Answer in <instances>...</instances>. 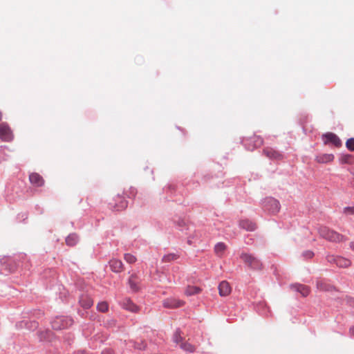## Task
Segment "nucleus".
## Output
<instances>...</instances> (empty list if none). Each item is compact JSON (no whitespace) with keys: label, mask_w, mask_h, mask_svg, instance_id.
I'll return each instance as SVG.
<instances>
[{"label":"nucleus","mask_w":354,"mask_h":354,"mask_svg":"<svg viewBox=\"0 0 354 354\" xmlns=\"http://www.w3.org/2000/svg\"><path fill=\"white\" fill-rule=\"evenodd\" d=\"M185 301L176 298H167L162 301V305L165 308H176L184 306Z\"/></svg>","instance_id":"obj_7"},{"label":"nucleus","mask_w":354,"mask_h":354,"mask_svg":"<svg viewBox=\"0 0 354 354\" xmlns=\"http://www.w3.org/2000/svg\"><path fill=\"white\" fill-rule=\"evenodd\" d=\"M339 161L342 164L353 165L354 156L351 154H344L341 156Z\"/></svg>","instance_id":"obj_21"},{"label":"nucleus","mask_w":354,"mask_h":354,"mask_svg":"<svg viewBox=\"0 0 354 354\" xmlns=\"http://www.w3.org/2000/svg\"><path fill=\"white\" fill-rule=\"evenodd\" d=\"M218 290L221 296H227L230 293L231 288L227 281H223L220 283L218 286Z\"/></svg>","instance_id":"obj_16"},{"label":"nucleus","mask_w":354,"mask_h":354,"mask_svg":"<svg viewBox=\"0 0 354 354\" xmlns=\"http://www.w3.org/2000/svg\"><path fill=\"white\" fill-rule=\"evenodd\" d=\"M292 288L299 292L303 297H306L310 293V288L303 284H295L292 286Z\"/></svg>","instance_id":"obj_17"},{"label":"nucleus","mask_w":354,"mask_h":354,"mask_svg":"<svg viewBox=\"0 0 354 354\" xmlns=\"http://www.w3.org/2000/svg\"><path fill=\"white\" fill-rule=\"evenodd\" d=\"M327 261L330 263H335L339 268H348L351 265L350 259L340 256L328 255Z\"/></svg>","instance_id":"obj_4"},{"label":"nucleus","mask_w":354,"mask_h":354,"mask_svg":"<svg viewBox=\"0 0 354 354\" xmlns=\"http://www.w3.org/2000/svg\"><path fill=\"white\" fill-rule=\"evenodd\" d=\"M1 118H2V114H1V112H0V120H1Z\"/></svg>","instance_id":"obj_37"},{"label":"nucleus","mask_w":354,"mask_h":354,"mask_svg":"<svg viewBox=\"0 0 354 354\" xmlns=\"http://www.w3.org/2000/svg\"><path fill=\"white\" fill-rule=\"evenodd\" d=\"M317 288L320 289L321 290H325L324 288V283L322 281L317 282Z\"/></svg>","instance_id":"obj_35"},{"label":"nucleus","mask_w":354,"mask_h":354,"mask_svg":"<svg viewBox=\"0 0 354 354\" xmlns=\"http://www.w3.org/2000/svg\"><path fill=\"white\" fill-rule=\"evenodd\" d=\"M227 246L223 243H218L214 247V252L218 257H222Z\"/></svg>","instance_id":"obj_22"},{"label":"nucleus","mask_w":354,"mask_h":354,"mask_svg":"<svg viewBox=\"0 0 354 354\" xmlns=\"http://www.w3.org/2000/svg\"><path fill=\"white\" fill-rule=\"evenodd\" d=\"M130 288L133 292H138L140 290V279L137 274H133L129 279Z\"/></svg>","instance_id":"obj_11"},{"label":"nucleus","mask_w":354,"mask_h":354,"mask_svg":"<svg viewBox=\"0 0 354 354\" xmlns=\"http://www.w3.org/2000/svg\"><path fill=\"white\" fill-rule=\"evenodd\" d=\"M29 180L32 184L37 187L42 186L44 183L43 178L37 173H32L29 176Z\"/></svg>","instance_id":"obj_15"},{"label":"nucleus","mask_w":354,"mask_h":354,"mask_svg":"<svg viewBox=\"0 0 354 354\" xmlns=\"http://www.w3.org/2000/svg\"><path fill=\"white\" fill-rule=\"evenodd\" d=\"M318 232L322 238L333 242H339L342 240L343 236L337 232L330 230L326 226H321L318 229Z\"/></svg>","instance_id":"obj_1"},{"label":"nucleus","mask_w":354,"mask_h":354,"mask_svg":"<svg viewBox=\"0 0 354 354\" xmlns=\"http://www.w3.org/2000/svg\"><path fill=\"white\" fill-rule=\"evenodd\" d=\"M124 260L128 263H134L137 259L136 257L131 254H124Z\"/></svg>","instance_id":"obj_28"},{"label":"nucleus","mask_w":354,"mask_h":354,"mask_svg":"<svg viewBox=\"0 0 354 354\" xmlns=\"http://www.w3.org/2000/svg\"><path fill=\"white\" fill-rule=\"evenodd\" d=\"M178 258V255H177L176 254H174V253H171V254H165L162 257V261H164L165 263L171 262L172 261L176 260Z\"/></svg>","instance_id":"obj_25"},{"label":"nucleus","mask_w":354,"mask_h":354,"mask_svg":"<svg viewBox=\"0 0 354 354\" xmlns=\"http://www.w3.org/2000/svg\"><path fill=\"white\" fill-rule=\"evenodd\" d=\"M112 206L114 209L120 211L127 207V202L124 199L122 196L118 195L115 198V203Z\"/></svg>","instance_id":"obj_14"},{"label":"nucleus","mask_w":354,"mask_h":354,"mask_svg":"<svg viewBox=\"0 0 354 354\" xmlns=\"http://www.w3.org/2000/svg\"><path fill=\"white\" fill-rule=\"evenodd\" d=\"M201 291V288L196 286H188L187 287L185 294L187 296H191L198 294Z\"/></svg>","instance_id":"obj_23"},{"label":"nucleus","mask_w":354,"mask_h":354,"mask_svg":"<svg viewBox=\"0 0 354 354\" xmlns=\"http://www.w3.org/2000/svg\"><path fill=\"white\" fill-rule=\"evenodd\" d=\"M109 266L114 272H121L123 270V263L120 260L113 259L109 261Z\"/></svg>","instance_id":"obj_13"},{"label":"nucleus","mask_w":354,"mask_h":354,"mask_svg":"<svg viewBox=\"0 0 354 354\" xmlns=\"http://www.w3.org/2000/svg\"><path fill=\"white\" fill-rule=\"evenodd\" d=\"M350 248L354 251V241L350 243Z\"/></svg>","instance_id":"obj_36"},{"label":"nucleus","mask_w":354,"mask_h":354,"mask_svg":"<svg viewBox=\"0 0 354 354\" xmlns=\"http://www.w3.org/2000/svg\"><path fill=\"white\" fill-rule=\"evenodd\" d=\"M72 324L73 320L71 318L64 317H56L52 322V327L55 330H65Z\"/></svg>","instance_id":"obj_3"},{"label":"nucleus","mask_w":354,"mask_h":354,"mask_svg":"<svg viewBox=\"0 0 354 354\" xmlns=\"http://www.w3.org/2000/svg\"><path fill=\"white\" fill-rule=\"evenodd\" d=\"M147 346L145 341H140V342H135V347L139 350L145 349Z\"/></svg>","instance_id":"obj_30"},{"label":"nucleus","mask_w":354,"mask_h":354,"mask_svg":"<svg viewBox=\"0 0 354 354\" xmlns=\"http://www.w3.org/2000/svg\"><path fill=\"white\" fill-rule=\"evenodd\" d=\"M302 255L305 259H312L314 257V252L311 250H306L303 252Z\"/></svg>","instance_id":"obj_31"},{"label":"nucleus","mask_w":354,"mask_h":354,"mask_svg":"<svg viewBox=\"0 0 354 354\" xmlns=\"http://www.w3.org/2000/svg\"><path fill=\"white\" fill-rule=\"evenodd\" d=\"M239 226L247 231L253 232L254 231L257 225L256 223L253 222L252 221H250L248 218L242 219L239 221Z\"/></svg>","instance_id":"obj_10"},{"label":"nucleus","mask_w":354,"mask_h":354,"mask_svg":"<svg viewBox=\"0 0 354 354\" xmlns=\"http://www.w3.org/2000/svg\"><path fill=\"white\" fill-rule=\"evenodd\" d=\"M180 346L181 348H183V350H185L186 351L190 352V353L194 352L195 350V348L194 346H192V344L187 343V342H185V343L181 342Z\"/></svg>","instance_id":"obj_27"},{"label":"nucleus","mask_w":354,"mask_h":354,"mask_svg":"<svg viewBox=\"0 0 354 354\" xmlns=\"http://www.w3.org/2000/svg\"><path fill=\"white\" fill-rule=\"evenodd\" d=\"M80 306L84 308H89L93 305V301L87 295H82L79 300Z\"/></svg>","instance_id":"obj_18"},{"label":"nucleus","mask_w":354,"mask_h":354,"mask_svg":"<svg viewBox=\"0 0 354 354\" xmlns=\"http://www.w3.org/2000/svg\"><path fill=\"white\" fill-rule=\"evenodd\" d=\"M78 241V237L75 234H69L66 239V243L69 246H74Z\"/></svg>","instance_id":"obj_24"},{"label":"nucleus","mask_w":354,"mask_h":354,"mask_svg":"<svg viewBox=\"0 0 354 354\" xmlns=\"http://www.w3.org/2000/svg\"><path fill=\"white\" fill-rule=\"evenodd\" d=\"M111 322L113 324H115V321L112 320Z\"/></svg>","instance_id":"obj_39"},{"label":"nucleus","mask_w":354,"mask_h":354,"mask_svg":"<svg viewBox=\"0 0 354 354\" xmlns=\"http://www.w3.org/2000/svg\"><path fill=\"white\" fill-rule=\"evenodd\" d=\"M334 159V156L333 154H321L316 157L315 160L319 163H327L332 162Z\"/></svg>","instance_id":"obj_19"},{"label":"nucleus","mask_w":354,"mask_h":354,"mask_svg":"<svg viewBox=\"0 0 354 354\" xmlns=\"http://www.w3.org/2000/svg\"><path fill=\"white\" fill-rule=\"evenodd\" d=\"M101 354H114L113 351L111 348L105 349Z\"/></svg>","instance_id":"obj_34"},{"label":"nucleus","mask_w":354,"mask_h":354,"mask_svg":"<svg viewBox=\"0 0 354 354\" xmlns=\"http://www.w3.org/2000/svg\"><path fill=\"white\" fill-rule=\"evenodd\" d=\"M174 339L177 344L181 342L182 338L180 336V333H174Z\"/></svg>","instance_id":"obj_33"},{"label":"nucleus","mask_w":354,"mask_h":354,"mask_svg":"<svg viewBox=\"0 0 354 354\" xmlns=\"http://www.w3.org/2000/svg\"><path fill=\"white\" fill-rule=\"evenodd\" d=\"M0 138L4 142H10L14 138L12 131L6 123L0 124Z\"/></svg>","instance_id":"obj_5"},{"label":"nucleus","mask_w":354,"mask_h":354,"mask_svg":"<svg viewBox=\"0 0 354 354\" xmlns=\"http://www.w3.org/2000/svg\"><path fill=\"white\" fill-rule=\"evenodd\" d=\"M265 207L272 213H277L279 211V202L272 198H267L265 201Z\"/></svg>","instance_id":"obj_8"},{"label":"nucleus","mask_w":354,"mask_h":354,"mask_svg":"<svg viewBox=\"0 0 354 354\" xmlns=\"http://www.w3.org/2000/svg\"><path fill=\"white\" fill-rule=\"evenodd\" d=\"M244 142L245 145H249L248 147L249 150H252L254 148L259 147L263 145V139L257 136H254L250 139L244 140Z\"/></svg>","instance_id":"obj_9"},{"label":"nucleus","mask_w":354,"mask_h":354,"mask_svg":"<svg viewBox=\"0 0 354 354\" xmlns=\"http://www.w3.org/2000/svg\"><path fill=\"white\" fill-rule=\"evenodd\" d=\"M263 152L270 158L280 159L281 158V155L279 152L272 149H264Z\"/></svg>","instance_id":"obj_20"},{"label":"nucleus","mask_w":354,"mask_h":354,"mask_svg":"<svg viewBox=\"0 0 354 354\" xmlns=\"http://www.w3.org/2000/svg\"><path fill=\"white\" fill-rule=\"evenodd\" d=\"M344 213L350 215L354 214V207H347L344 209Z\"/></svg>","instance_id":"obj_32"},{"label":"nucleus","mask_w":354,"mask_h":354,"mask_svg":"<svg viewBox=\"0 0 354 354\" xmlns=\"http://www.w3.org/2000/svg\"><path fill=\"white\" fill-rule=\"evenodd\" d=\"M241 259L245 265L252 270H260L263 268V264L261 261L252 254L242 253L241 254Z\"/></svg>","instance_id":"obj_2"},{"label":"nucleus","mask_w":354,"mask_h":354,"mask_svg":"<svg viewBox=\"0 0 354 354\" xmlns=\"http://www.w3.org/2000/svg\"><path fill=\"white\" fill-rule=\"evenodd\" d=\"M122 308L132 313H137L139 308L130 299H125L122 303Z\"/></svg>","instance_id":"obj_12"},{"label":"nucleus","mask_w":354,"mask_h":354,"mask_svg":"<svg viewBox=\"0 0 354 354\" xmlns=\"http://www.w3.org/2000/svg\"><path fill=\"white\" fill-rule=\"evenodd\" d=\"M322 138L325 145L332 144L337 147H339L342 145L340 139L333 133H327L323 135Z\"/></svg>","instance_id":"obj_6"},{"label":"nucleus","mask_w":354,"mask_h":354,"mask_svg":"<svg viewBox=\"0 0 354 354\" xmlns=\"http://www.w3.org/2000/svg\"><path fill=\"white\" fill-rule=\"evenodd\" d=\"M351 332H354V326L351 329Z\"/></svg>","instance_id":"obj_38"},{"label":"nucleus","mask_w":354,"mask_h":354,"mask_svg":"<svg viewBox=\"0 0 354 354\" xmlns=\"http://www.w3.org/2000/svg\"><path fill=\"white\" fill-rule=\"evenodd\" d=\"M346 147L348 150H350L351 151H354V138H349L347 140V141L346 142Z\"/></svg>","instance_id":"obj_29"},{"label":"nucleus","mask_w":354,"mask_h":354,"mask_svg":"<svg viewBox=\"0 0 354 354\" xmlns=\"http://www.w3.org/2000/svg\"><path fill=\"white\" fill-rule=\"evenodd\" d=\"M97 309L102 313H105L109 309V304L106 301H101L97 304Z\"/></svg>","instance_id":"obj_26"}]
</instances>
